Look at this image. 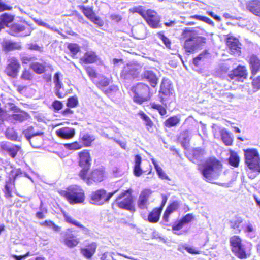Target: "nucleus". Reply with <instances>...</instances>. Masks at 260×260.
Instances as JSON below:
<instances>
[{"mask_svg":"<svg viewBox=\"0 0 260 260\" xmlns=\"http://www.w3.org/2000/svg\"><path fill=\"white\" fill-rule=\"evenodd\" d=\"M222 170V165L214 158L208 159L203 165L201 172L207 181L217 178Z\"/></svg>","mask_w":260,"mask_h":260,"instance_id":"1","label":"nucleus"},{"mask_svg":"<svg viewBox=\"0 0 260 260\" xmlns=\"http://www.w3.org/2000/svg\"><path fill=\"white\" fill-rule=\"evenodd\" d=\"M245 163L252 172L249 173V177L254 178L260 173V157L255 149H247L244 150Z\"/></svg>","mask_w":260,"mask_h":260,"instance_id":"2","label":"nucleus"},{"mask_svg":"<svg viewBox=\"0 0 260 260\" xmlns=\"http://www.w3.org/2000/svg\"><path fill=\"white\" fill-rule=\"evenodd\" d=\"M182 36L187 38L184 43V48L186 51L189 53H193L201 49L206 41L205 38L198 36L187 29L183 31Z\"/></svg>","mask_w":260,"mask_h":260,"instance_id":"3","label":"nucleus"},{"mask_svg":"<svg viewBox=\"0 0 260 260\" xmlns=\"http://www.w3.org/2000/svg\"><path fill=\"white\" fill-rule=\"evenodd\" d=\"M61 196L64 197L70 204L82 203L85 200L83 190L78 185H72L67 190L60 191Z\"/></svg>","mask_w":260,"mask_h":260,"instance_id":"4","label":"nucleus"},{"mask_svg":"<svg viewBox=\"0 0 260 260\" xmlns=\"http://www.w3.org/2000/svg\"><path fill=\"white\" fill-rule=\"evenodd\" d=\"M133 93V100L135 102L141 104L148 101L149 98V87L148 85L139 83L132 89Z\"/></svg>","mask_w":260,"mask_h":260,"instance_id":"5","label":"nucleus"},{"mask_svg":"<svg viewBox=\"0 0 260 260\" xmlns=\"http://www.w3.org/2000/svg\"><path fill=\"white\" fill-rule=\"evenodd\" d=\"M107 192L104 189L96 190L91 192L90 195V203L97 205H101L108 202L111 198L116 193Z\"/></svg>","mask_w":260,"mask_h":260,"instance_id":"6","label":"nucleus"},{"mask_svg":"<svg viewBox=\"0 0 260 260\" xmlns=\"http://www.w3.org/2000/svg\"><path fill=\"white\" fill-rule=\"evenodd\" d=\"M79 165L82 170L79 173L81 178H85V175L87 173L91 166V159L88 150H84L79 153Z\"/></svg>","mask_w":260,"mask_h":260,"instance_id":"7","label":"nucleus"},{"mask_svg":"<svg viewBox=\"0 0 260 260\" xmlns=\"http://www.w3.org/2000/svg\"><path fill=\"white\" fill-rule=\"evenodd\" d=\"M230 243L233 251L235 253L239 258L241 259L246 258L245 246L239 236H232L230 238Z\"/></svg>","mask_w":260,"mask_h":260,"instance_id":"8","label":"nucleus"},{"mask_svg":"<svg viewBox=\"0 0 260 260\" xmlns=\"http://www.w3.org/2000/svg\"><path fill=\"white\" fill-rule=\"evenodd\" d=\"M23 134L29 141L32 147L39 148L41 146L43 142V132L34 133L32 132V128L29 127L23 131Z\"/></svg>","mask_w":260,"mask_h":260,"instance_id":"9","label":"nucleus"},{"mask_svg":"<svg viewBox=\"0 0 260 260\" xmlns=\"http://www.w3.org/2000/svg\"><path fill=\"white\" fill-rule=\"evenodd\" d=\"M116 204L121 208L131 211L134 209L132 197L129 190L125 191L117 198Z\"/></svg>","mask_w":260,"mask_h":260,"instance_id":"10","label":"nucleus"},{"mask_svg":"<svg viewBox=\"0 0 260 260\" xmlns=\"http://www.w3.org/2000/svg\"><path fill=\"white\" fill-rule=\"evenodd\" d=\"M141 71V66L138 63H130L125 66L121 73L124 78H134L138 76Z\"/></svg>","mask_w":260,"mask_h":260,"instance_id":"11","label":"nucleus"},{"mask_svg":"<svg viewBox=\"0 0 260 260\" xmlns=\"http://www.w3.org/2000/svg\"><path fill=\"white\" fill-rule=\"evenodd\" d=\"M143 18L151 27L153 28L161 27L160 24V17L155 11L151 9L147 10Z\"/></svg>","mask_w":260,"mask_h":260,"instance_id":"12","label":"nucleus"},{"mask_svg":"<svg viewBox=\"0 0 260 260\" xmlns=\"http://www.w3.org/2000/svg\"><path fill=\"white\" fill-rule=\"evenodd\" d=\"M213 132L215 138H219L221 136L223 142L227 146L232 144L233 139L225 128L214 124Z\"/></svg>","mask_w":260,"mask_h":260,"instance_id":"13","label":"nucleus"},{"mask_svg":"<svg viewBox=\"0 0 260 260\" xmlns=\"http://www.w3.org/2000/svg\"><path fill=\"white\" fill-rule=\"evenodd\" d=\"M8 62L5 73L12 78H16L20 69V64L19 61L16 57H12L8 59Z\"/></svg>","mask_w":260,"mask_h":260,"instance_id":"14","label":"nucleus"},{"mask_svg":"<svg viewBox=\"0 0 260 260\" xmlns=\"http://www.w3.org/2000/svg\"><path fill=\"white\" fill-rule=\"evenodd\" d=\"M105 175L102 169L94 170L88 175H85V178H82L88 185H91L93 182H101L104 179Z\"/></svg>","mask_w":260,"mask_h":260,"instance_id":"15","label":"nucleus"},{"mask_svg":"<svg viewBox=\"0 0 260 260\" xmlns=\"http://www.w3.org/2000/svg\"><path fill=\"white\" fill-rule=\"evenodd\" d=\"M247 76V71L245 66H239L233 70L229 74V77L232 80L238 81H243Z\"/></svg>","mask_w":260,"mask_h":260,"instance_id":"16","label":"nucleus"},{"mask_svg":"<svg viewBox=\"0 0 260 260\" xmlns=\"http://www.w3.org/2000/svg\"><path fill=\"white\" fill-rule=\"evenodd\" d=\"M152 191L148 189L143 190L140 193L138 201V206L141 209H145L147 208L149 205L148 200L151 194Z\"/></svg>","mask_w":260,"mask_h":260,"instance_id":"17","label":"nucleus"},{"mask_svg":"<svg viewBox=\"0 0 260 260\" xmlns=\"http://www.w3.org/2000/svg\"><path fill=\"white\" fill-rule=\"evenodd\" d=\"M226 44L231 52L235 55H239L241 53L240 44L237 39L233 36L227 38Z\"/></svg>","mask_w":260,"mask_h":260,"instance_id":"18","label":"nucleus"},{"mask_svg":"<svg viewBox=\"0 0 260 260\" xmlns=\"http://www.w3.org/2000/svg\"><path fill=\"white\" fill-rule=\"evenodd\" d=\"M226 44L231 52L235 55H239L241 53L240 44L237 39L233 36L227 38Z\"/></svg>","mask_w":260,"mask_h":260,"instance_id":"19","label":"nucleus"},{"mask_svg":"<svg viewBox=\"0 0 260 260\" xmlns=\"http://www.w3.org/2000/svg\"><path fill=\"white\" fill-rule=\"evenodd\" d=\"M61 76V74L57 72L55 74L53 77V82L55 84V93L56 95L59 98H62L65 95L63 92V84L60 79Z\"/></svg>","mask_w":260,"mask_h":260,"instance_id":"20","label":"nucleus"},{"mask_svg":"<svg viewBox=\"0 0 260 260\" xmlns=\"http://www.w3.org/2000/svg\"><path fill=\"white\" fill-rule=\"evenodd\" d=\"M55 133L59 138L64 139H70L75 136V130L72 127H63L56 129Z\"/></svg>","mask_w":260,"mask_h":260,"instance_id":"21","label":"nucleus"},{"mask_svg":"<svg viewBox=\"0 0 260 260\" xmlns=\"http://www.w3.org/2000/svg\"><path fill=\"white\" fill-rule=\"evenodd\" d=\"M0 146L2 149L8 152L9 155L13 158L15 157L17 153L20 149L18 146L5 142H2Z\"/></svg>","mask_w":260,"mask_h":260,"instance_id":"22","label":"nucleus"},{"mask_svg":"<svg viewBox=\"0 0 260 260\" xmlns=\"http://www.w3.org/2000/svg\"><path fill=\"white\" fill-rule=\"evenodd\" d=\"M82 12L88 19L93 22L95 24H98L99 26L102 25V21L100 20L99 17L95 15L91 8L84 7L82 9Z\"/></svg>","mask_w":260,"mask_h":260,"instance_id":"23","label":"nucleus"},{"mask_svg":"<svg viewBox=\"0 0 260 260\" xmlns=\"http://www.w3.org/2000/svg\"><path fill=\"white\" fill-rule=\"evenodd\" d=\"M97 244L95 242L89 244L85 248L81 249V254L86 258H90L95 252Z\"/></svg>","mask_w":260,"mask_h":260,"instance_id":"24","label":"nucleus"},{"mask_svg":"<svg viewBox=\"0 0 260 260\" xmlns=\"http://www.w3.org/2000/svg\"><path fill=\"white\" fill-rule=\"evenodd\" d=\"M2 46L4 50L7 51L20 50L21 49V45L20 42H14L10 40H4L2 42Z\"/></svg>","mask_w":260,"mask_h":260,"instance_id":"25","label":"nucleus"},{"mask_svg":"<svg viewBox=\"0 0 260 260\" xmlns=\"http://www.w3.org/2000/svg\"><path fill=\"white\" fill-rule=\"evenodd\" d=\"M246 8L253 14L260 17V1L252 0L246 4Z\"/></svg>","mask_w":260,"mask_h":260,"instance_id":"26","label":"nucleus"},{"mask_svg":"<svg viewBox=\"0 0 260 260\" xmlns=\"http://www.w3.org/2000/svg\"><path fill=\"white\" fill-rule=\"evenodd\" d=\"M249 64L252 75H255L260 71V59L255 55H252L249 58Z\"/></svg>","mask_w":260,"mask_h":260,"instance_id":"27","label":"nucleus"},{"mask_svg":"<svg viewBox=\"0 0 260 260\" xmlns=\"http://www.w3.org/2000/svg\"><path fill=\"white\" fill-rule=\"evenodd\" d=\"M142 77L143 78L147 79L150 82L152 87H155L157 84L158 79L156 75L152 71H145L142 75Z\"/></svg>","mask_w":260,"mask_h":260,"instance_id":"28","label":"nucleus"},{"mask_svg":"<svg viewBox=\"0 0 260 260\" xmlns=\"http://www.w3.org/2000/svg\"><path fill=\"white\" fill-rule=\"evenodd\" d=\"M172 88L170 81L168 79H164L160 85V92L165 95L172 94Z\"/></svg>","mask_w":260,"mask_h":260,"instance_id":"29","label":"nucleus"},{"mask_svg":"<svg viewBox=\"0 0 260 260\" xmlns=\"http://www.w3.org/2000/svg\"><path fill=\"white\" fill-rule=\"evenodd\" d=\"M14 17L12 15L5 13L0 16V30L5 26H8L12 22Z\"/></svg>","mask_w":260,"mask_h":260,"instance_id":"30","label":"nucleus"},{"mask_svg":"<svg viewBox=\"0 0 260 260\" xmlns=\"http://www.w3.org/2000/svg\"><path fill=\"white\" fill-rule=\"evenodd\" d=\"M96 60L97 56L94 52L91 51L86 52L84 56L81 58V60L86 63H93Z\"/></svg>","mask_w":260,"mask_h":260,"instance_id":"31","label":"nucleus"},{"mask_svg":"<svg viewBox=\"0 0 260 260\" xmlns=\"http://www.w3.org/2000/svg\"><path fill=\"white\" fill-rule=\"evenodd\" d=\"M13 29L15 31V34H13V35H16L18 34H20V35L21 36H26L29 35L30 34V31L29 27L27 28V32H24V31L26 30V28L24 26L20 24H15L13 26Z\"/></svg>","mask_w":260,"mask_h":260,"instance_id":"32","label":"nucleus"},{"mask_svg":"<svg viewBox=\"0 0 260 260\" xmlns=\"http://www.w3.org/2000/svg\"><path fill=\"white\" fill-rule=\"evenodd\" d=\"M141 163V157L140 155H137L135 157V165L134 168V174L136 176L139 177L142 174L143 171L140 167Z\"/></svg>","mask_w":260,"mask_h":260,"instance_id":"33","label":"nucleus"},{"mask_svg":"<svg viewBox=\"0 0 260 260\" xmlns=\"http://www.w3.org/2000/svg\"><path fill=\"white\" fill-rule=\"evenodd\" d=\"M64 217L67 222L82 228V231L84 234H89V230L87 228L81 225L78 221H76V220L72 218L71 216L66 214H64Z\"/></svg>","mask_w":260,"mask_h":260,"instance_id":"34","label":"nucleus"},{"mask_svg":"<svg viewBox=\"0 0 260 260\" xmlns=\"http://www.w3.org/2000/svg\"><path fill=\"white\" fill-rule=\"evenodd\" d=\"M160 210L159 209H154L153 211L149 214L148 219L149 221L151 222H157L159 219L160 214Z\"/></svg>","mask_w":260,"mask_h":260,"instance_id":"35","label":"nucleus"},{"mask_svg":"<svg viewBox=\"0 0 260 260\" xmlns=\"http://www.w3.org/2000/svg\"><path fill=\"white\" fill-rule=\"evenodd\" d=\"M191 133L188 130H185L182 132L180 136L179 139L184 146L187 144L191 138Z\"/></svg>","mask_w":260,"mask_h":260,"instance_id":"36","label":"nucleus"},{"mask_svg":"<svg viewBox=\"0 0 260 260\" xmlns=\"http://www.w3.org/2000/svg\"><path fill=\"white\" fill-rule=\"evenodd\" d=\"M180 121V118L179 116H174L169 118L165 122L167 127H170L176 126Z\"/></svg>","mask_w":260,"mask_h":260,"instance_id":"37","label":"nucleus"},{"mask_svg":"<svg viewBox=\"0 0 260 260\" xmlns=\"http://www.w3.org/2000/svg\"><path fill=\"white\" fill-rule=\"evenodd\" d=\"M152 161L154 166L155 169L159 177L162 179L170 180L168 178V176L163 171L161 167H159V166L157 164L155 160L154 159H152Z\"/></svg>","mask_w":260,"mask_h":260,"instance_id":"38","label":"nucleus"},{"mask_svg":"<svg viewBox=\"0 0 260 260\" xmlns=\"http://www.w3.org/2000/svg\"><path fill=\"white\" fill-rule=\"evenodd\" d=\"M242 219L240 217H236L234 219H232L230 221V226L231 228L234 229H237L239 232L241 231L240 228V225L242 222Z\"/></svg>","mask_w":260,"mask_h":260,"instance_id":"39","label":"nucleus"},{"mask_svg":"<svg viewBox=\"0 0 260 260\" xmlns=\"http://www.w3.org/2000/svg\"><path fill=\"white\" fill-rule=\"evenodd\" d=\"M138 114L140 118L145 122L147 129L149 131V128L152 127L153 125V122L150 118L142 111H140Z\"/></svg>","mask_w":260,"mask_h":260,"instance_id":"40","label":"nucleus"},{"mask_svg":"<svg viewBox=\"0 0 260 260\" xmlns=\"http://www.w3.org/2000/svg\"><path fill=\"white\" fill-rule=\"evenodd\" d=\"M229 160L231 165L235 167L238 166L240 159L236 153L231 152Z\"/></svg>","mask_w":260,"mask_h":260,"instance_id":"41","label":"nucleus"},{"mask_svg":"<svg viewBox=\"0 0 260 260\" xmlns=\"http://www.w3.org/2000/svg\"><path fill=\"white\" fill-rule=\"evenodd\" d=\"M81 136L83 142L86 146H89L91 142L95 140V138L93 135L88 134H83Z\"/></svg>","mask_w":260,"mask_h":260,"instance_id":"42","label":"nucleus"},{"mask_svg":"<svg viewBox=\"0 0 260 260\" xmlns=\"http://www.w3.org/2000/svg\"><path fill=\"white\" fill-rule=\"evenodd\" d=\"M12 118L16 121L22 122L28 119V115L25 112H21L18 114H14L12 115Z\"/></svg>","mask_w":260,"mask_h":260,"instance_id":"43","label":"nucleus"},{"mask_svg":"<svg viewBox=\"0 0 260 260\" xmlns=\"http://www.w3.org/2000/svg\"><path fill=\"white\" fill-rule=\"evenodd\" d=\"M30 68L37 74L43 73L45 71L44 66L42 64L38 62L31 63Z\"/></svg>","mask_w":260,"mask_h":260,"instance_id":"44","label":"nucleus"},{"mask_svg":"<svg viewBox=\"0 0 260 260\" xmlns=\"http://www.w3.org/2000/svg\"><path fill=\"white\" fill-rule=\"evenodd\" d=\"M243 230L246 233H254L255 232V226L251 223L250 221L246 222L243 226Z\"/></svg>","mask_w":260,"mask_h":260,"instance_id":"45","label":"nucleus"},{"mask_svg":"<svg viewBox=\"0 0 260 260\" xmlns=\"http://www.w3.org/2000/svg\"><path fill=\"white\" fill-rule=\"evenodd\" d=\"M78 243V239L73 237H67L65 239L66 245L70 248L76 246Z\"/></svg>","mask_w":260,"mask_h":260,"instance_id":"46","label":"nucleus"},{"mask_svg":"<svg viewBox=\"0 0 260 260\" xmlns=\"http://www.w3.org/2000/svg\"><path fill=\"white\" fill-rule=\"evenodd\" d=\"M68 48L72 54V56L74 57L80 51V47L77 44L70 43L68 45Z\"/></svg>","mask_w":260,"mask_h":260,"instance_id":"47","label":"nucleus"},{"mask_svg":"<svg viewBox=\"0 0 260 260\" xmlns=\"http://www.w3.org/2000/svg\"><path fill=\"white\" fill-rule=\"evenodd\" d=\"M129 11L132 13H138L141 15L143 18H144L145 14L146 13V11H145L141 6L130 8Z\"/></svg>","mask_w":260,"mask_h":260,"instance_id":"48","label":"nucleus"},{"mask_svg":"<svg viewBox=\"0 0 260 260\" xmlns=\"http://www.w3.org/2000/svg\"><path fill=\"white\" fill-rule=\"evenodd\" d=\"M151 107L152 108L156 109L162 116L166 115L167 113L166 109L163 106L159 104L153 103L151 105Z\"/></svg>","mask_w":260,"mask_h":260,"instance_id":"49","label":"nucleus"},{"mask_svg":"<svg viewBox=\"0 0 260 260\" xmlns=\"http://www.w3.org/2000/svg\"><path fill=\"white\" fill-rule=\"evenodd\" d=\"M179 202L177 201H175L171 204L170 206L168 207L166 210L168 211V212H169L170 213H172L174 211H176L179 208Z\"/></svg>","mask_w":260,"mask_h":260,"instance_id":"50","label":"nucleus"},{"mask_svg":"<svg viewBox=\"0 0 260 260\" xmlns=\"http://www.w3.org/2000/svg\"><path fill=\"white\" fill-rule=\"evenodd\" d=\"M208 53H207V52L206 51L201 53L196 58H194V59H193L194 64L196 66H198L199 64V61L201 60L202 59L205 58L206 56H208Z\"/></svg>","mask_w":260,"mask_h":260,"instance_id":"51","label":"nucleus"},{"mask_svg":"<svg viewBox=\"0 0 260 260\" xmlns=\"http://www.w3.org/2000/svg\"><path fill=\"white\" fill-rule=\"evenodd\" d=\"M6 137L12 140H16L17 136L13 129H7L6 132Z\"/></svg>","mask_w":260,"mask_h":260,"instance_id":"52","label":"nucleus"},{"mask_svg":"<svg viewBox=\"0 0 260 260\" xmlns=\"http://www.w3.org/2000/svg\"><path fill=\"white\" fill-rule=\"evenodd\" d=\"M21 78L26 80H30L32 78V76L29 71L24 69L21 75Z\"/></svg>","mask_w":260,"mask_h":260,"instance_id":"53","label":"nucleus"},{"mask_svg":"<svg viewBox=\"0 0 260 260\" xmlns=\"http://www.w3.org/2000/svg\"><path fill=\"white\" fill-rule=\"evenodd\" d=\"M192 154L197 159L201 160L204 154V151L201 149H196L193 151Z\"/></svg>","mask_w":260,"mask_h":260,"instance_id":"54","label":"nucleus"},{"mask_svg":"<svg viewBox=\"0 0 260 260\" xmlns=\"http://www.w3.org/2000/svg\"><path fill=\"white\" fill-rule=\"evenodd\" d=\"M67 147L71 150H77L80 149L82 145L77 142L72 143L71 144H66Z\"/></svg>","mask_w":260,"mask_h":260,"instance_id":"55","label":"nucleus"},{"mask_svg":"<svg viewBox=\"0 0 260 260\" xmlns=\"http://www.w3.org/2000/svg\"><path fill=\"white\" fill-rule=\"evenodd\" d=\"M78 104V100L76 97H71L68 99L67 106L69 107H75Z\"/></svg>","mask_w":260,"mask_h":260,"instance_id":"56","label":"nucleus"},{"mask_svg":"<svg viewBox=\"0 0 260 260\" xmlns=\"http://www.w3.org/2000/svg\"><path fill=\"white\" fill-rule=\"evenodd\" d=\"M158 35L159 38L165 44L167 48H170L171 42H170V40L167 37H166V36H165L163 34H162L161 33H159L158 34Z\"/></svg>","mask_w":260,"mask_h":260,"instance_id":"57","label":"nucleus"},{"mask_svg":"<svg viewBox=\"0 0 260 260\" xmlns=\"http://www.w3.org/2000/svg\"><path fill=\"white\" fill-rule=\"evenodd\" d=\"M193 218V216L191 214H187L181 220L185 224L191 222Z\"/></svg>","mask_w":260,"mask_h":260,"instance_id":"58","label":"nucleus"},{"mask_svg":"<svg viewBox=\"0 0 260 260\" xmlns=\"http://www.w3.org/2000/svg\"><path fill=\"white\" fill-rule=\"evenodd\" d=\"M52 106L55 110H59L62 107V104L61 102L56 100L53 103Z\"/></svg>","mask_w":260,"mask_h":260,"instance_id":"59","label":"nucleus"},{"mask_svg":"<svg viewBox=\"0 0 260 260\" xmlns=\"http://www.w3.org/2000/svg\"><path fill=\"white\" fill-rule=\"evenodd\" d=\"M186 251L191 254H199L200 251L197 249L190 246H187L185 247Z\"/></svg>","mask_w":260,"mask_h":260,"instance_id":"60","label":"nucleus"},{"mask_svg":"<svg viewBox=\"0 0 260 260\" xmlns=\"http://www.w3.org/2000/svg\"><path fill=\"white\" fill-rule=\"evenodd\" d=\"M11 7L5 4L3 0H0V12L6 10H11Z\"/></svg>","mask_w":260,"mask_h":260,"instance_id":"61","label":"nucleus"},{"mask_svg":"<svg viewBox=\"0 0 260 260\" xmlns=\"http://www.w3.org/2000/svg\"><path fill=\"white\" fill-rule=\"evenodd\" d=\"M110 18L112 20L118 22L122 19V17L118 14H112L110 15Z\"/></svg>","mask_w":260,"mask_h":260,"instance_id":"62","label":"nucleus"},{"mask_svg":"<svg viewBox=\"0 0 260 260\" xmlns=\"http://www.w3.org/2000/svg\"><path fill=\"white\" fill-rule=\"evenodd\" d=\"M252 85L254 88L257 89H260V77L254 79L252 82Z\"/></svg>","mask_w":260,"mask_h":260,"instance_id":"63","label":"nucleus"},{"mask_svg":"<svg viewBox=\"0 0 260 260\" xmlns=\"http://www.w3.org/2000/svg\"><path fill=\"white\" fill-rule=\"evenodd\" d=\"M114 254L112 252H105L101 257V260H109V258Z\"/></svg>","mask_w":260,"mask_h":260,"instance_id":"64","label":"nucleus"}]
</instances>
